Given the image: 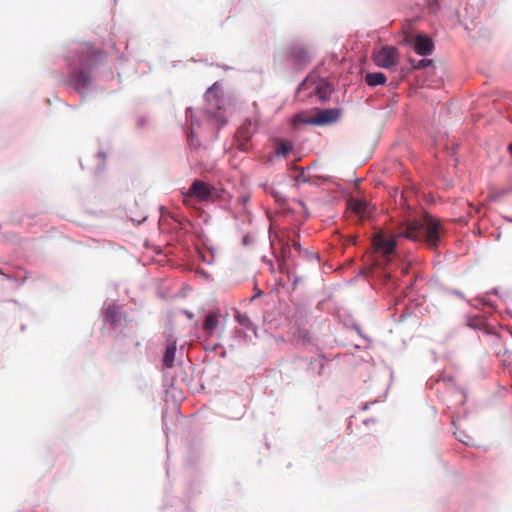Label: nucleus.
I'll list each match as a JSON object with an SVG mask.
<instances>
[{
  "instance_id": "5",
  "label": "nucleus",
  "mask_w": 512,
  "mask_h": 512,
  "mask_svg": "<svg viewBox=\"0 0 512 512\" xmlns=\"http://www.w3.org/2000/svg\"><path fill=\"white\" fill-rule=\"evenodd\" d=\"M399 53L393 46H384L373 53L372 59L378 67L389 69L398 62Z\"/></svg>"
},
{
  "instance_id": "1",
  "label": "nucleus",
  "mask_w": 512,
  "mask_h": 512,
  "mask_svg": "<svg viewBox=\"0 0 512 512\" xmlns=\"http://www.w3.org/2000/svg\"><path fill=\"white\" fill-rule=\"evenodd\" d=\"M441 223L431 215H425L421 220H409L400 223L395 236L387 237L381 233L373 238V246L376 251L389 257L394 253L396 237L423 242L430 249H437L440 243Z\"/></svg>"
},
{
  "instance_id": "17",
  "label": "nucleus",
  "mask_w": 512,
  "mask_h": 512,
  "mask_svg": "<svg viewBox=\"0 0 512 512\" xmlns=\"http://www.w3.org/2000/svg\"><path fill=\"white\" fill-rule=\"evenodd\" d=\"M410 63L414 69H421L429 66L432 63V60L429 59H421L417 62L410 60Z\"/></svg>"
},
{
  "instance_id": "3",
  "label": "nucleus",
  "mask_w": 512,
  "mask_h": 512,
  "mask_svg": "<svg viewBox=\"0 0 512 512\" xmlns=\"http://www.w3.org/2000/svg\"><path fill=\"white\" fill-rule=\"evenodd\" d=\"M206 113L215 120L218 126H224L227 123L226 118V99L223 96L221 86L216 82L205 93Z\"/></svg>"
},
{
  "instance_id": "24",
  "label": "nucleus",
  "mask_w": 512,
  "mask_h": 512,
  "mask_svg": "<svg viewBox=\"0 0 512 512\" xmlns=\"http://www.w3.org/2000/svg\"><path fill=\"white\" fill-rule=\"evenodd\" d=\"M242 201H243V205H245V204H246V202L248 201V199H246V198H242Z\"/></svg>"
},
{
  "instance_id": "4",
  "label": "nucleus",
  "mask_w": 512,
  "mask_h": 512,
  "mask_svg": "<svg viewBox=\"0 0 512 512\" xmlns=\"http://www.w3.org/2000/svg\"><path fill=\"white\" fill-rule=\"evenodd\" d=\"M218 197V190L214 186L203 180L196 179L184 194V201L187 202V199H196L198 202H211Z\"/></svg>"
},
{
  "instance_id": "6",
  "label": "nucleus",
  "mask_w": 512,
  "mask_h": 512,
  "mask_svg": "<svg viewBox=\"0 0 512 512\" xmlns=\"http://www.w3.org/2000/svg\"><path fill=\"white\" fill-rule=\"evenodd\" d=\"M342 113V109L340 108L318 110L316 114L306 122L317 126L331 125L341 118Z\"/></svg>"
},
{
  "instance_id": "21",
  "label": "nucleus",
  "mask_w": 512,
  "mask_h": 512,
  "mask_svg": "<svg viewBox=\"0 0 512 512\" xmlns=\"http://www.w3.org/2000/svg\"><path fill=\"white\" fill-rule=\"evenodd\" d=\"M185 316L188 317V318H192L193 317V314L189 313V312H185Z\"/></svg>"
},
{
  "instance_id": "9",
  "label": "nucleus",
  "mask_w": 512,
  "mask_h": 512,
  "mask_svg": "<svg viewBox=\"0 0 512 512\" xmlns=\"http://www.w3.org/2000/svg\"><path fill=\"white\" fill-rule=\"evenodd\" d=\"M413 45L416 53L422 56L431 54L434 47L431 38L421 34L415 37Z\"/></svg>"
},
{
  "instance_id": "15",
  "label": "nucleus",
  "mask_w": 512,
  "mask_h": 512,
  "mask_svg": "<svg viewBox=\"0 0 512 512\" xmlns=\"http://www.w3.org/2000/svg\"><path fill=\"white\" fill-rule=\"evenodd\" d=\"M365 81L369 86L374 87L384 84L386 82V76L382 72L367 73Z\"/></svg>"
},
{
  "instance_id": "10",
  "label": "nucleus",
  "mask_w": 512,
  "mask_h": 512,
  "mask_svg": "<svg viewBox=\"0 0 512 512\" xmlns=\"http://www.w3.org/2000/svg\"><path fill=\"white\" fill-rule=\"evenodd\" d=\"M348 207L362 218L368 217L371 213L370 204L364 199L351 198L348 201Z\"/></svg>"
},
{
  "instance_id": "11",
  "label": "nucleus",
  "mask_w": 512,
  "mask_h": 512,
  "mask_svg": "<svg viewBox=\"0 0 512 512\" xmlns=\"http://www.w3.org/2000/svg\"><path fill=\"white\" fill-rule=\"evenodd\" d=\"M293 150V143L287 139H276L274 142V155L286 157Z\"/></svg>"
},
{
  "instance_id": "26",
  "label": "nucleus",
  "mask_w": 512,
  "mask_h": 512,
  "mask_svg": "<svg viewBox=\"0 0 512 512\" xmlns=\"http://www.w3.org/2000/svg\"><path fill=\"white\" fill-rule=\"evenodd\" d=\"M307 84V81L302 82L301 86H305Z\"/></svg>"
},
{
  "instance_id": "2",
  "label": "nucleus",
  "mask_w": 512,
  "mask_h": 512,
  "mask_svg": "<svg viewBox=\"0 0 512 512\" xmlns=\"http://www.w3.org/2000/svg\"><path fill=\"white\" fill-rule=\"evenodd\" d=\"M96 55L97 51L91 45L81 46L78 59L80 70L70 76V83L76 90L81 91L89 86L91 80L88 70L94 66Z\"/></svg>"
},
{
  "instance_id": "16",
  "label": "nucleus",
  "mask_w": 512,
  "mask_h": 512,
  "mask_svg": "<svg viewBox=\"0 0 512 512\" xmlns=\"http://www.w3.org/2000/svg\"><path fill=\"white\" fill-rule=\"evenodd\" d=\"M469 326L471 328H475V329H479V330H483L485 333L487 334H492L494 333V331L492 330V328H490L488 322H483V321H480V322H469Z\"/></svg>"
},
{
  "instance_id": "23",
  "label": "nucleus",
  "mask_w": 512,
  "mask_h": 512,
  "mask_svg": "<svg viewBox=\"0 0 512 512\" xmlns=\"http://www.w3.org/2000/svg\"><path fill=\"white\" fill-rule=\"evenodd\" d=\"M458 439L460 442L467 443V441L465 439L461 438L460 436H458Z\"/></svg>"
},
{
  "instance_id": "8",
  "label": "nucleus",
  "mask_w": 512,
  "mask_h": 512,
  "mask_svg": "<svg viewBox=\"0 0 512 512\" xmlns=\"http://www.w3.org/2000/svg\"><path fill=\"white\" fill-rule=\"evenodd\" d=\"M243 320L240 313L234 307L219 306L215 311L209 312L204 320Z\"/></svg>"
},
{
  "instance_id": "12",
  "label": "nucleus",
  "mask_w": 512,
  "mask_h": 512,
  "mask_svg": "<svg viewBox=\"0 0 512 512\" xmlns=\"http://www.w3.org/2000/svg\"><path fill=\"white\" fill-rule=\"evenodd\" d=\"M176 353V341H168L164 356H163V365L166 368H171L174 365Z\"/></svg>"
},
{
  "instance_id": "19",
  "label": "nucleus",
  "mask_w": 512,
  "mask_h": 512,
  "mask_svg": "<svg viewBox=\"0 0 512 512\" xmlns=\"http://www.w3.org/2000/svg\"><path fill=\"white\" fill-rule=\"evenodd\" d=\"M252 242H253V239L251 236H249V235L244 236V238H243L244 245L252 244Z\"/></svg>"
},
{
  "instance_id": "25",
  "label": "nucleus",
  "mask_w": 512,
  "mask_h": 512,
  "mask_svg": "<svg viewBox=\"0 0 512 512\" xmlns=\"http://www.w3.org/2000/svg\"><path fill=\"white\" fill-rule=\"evenodd\" d=\"M261 294H262V291L258 289V292H257L258 297H260Z\"/></svg>"
},
{
  "instance_id": "22",
  "label": "nucleus",
  "mask_w": 512,
  "mask_h": 512,
  "mask_svg": "<svg viewBox=\"0 0 512 512\" xmlns=\"http://www.w3.org/2000/svg\"><path fill=\"white\" fill-rule=\"evenodd\" d=\"M508 150H509V152H510V154L512 156V143L508 146Z\"/></svg>"
},
{
  "instance_id": "18",
  "label": "nucleus",
  "mask_w": 512,
  "mask_h": 512,
  "mask_svg": "<svg viewBox=\"0 0 512 512\" xmlns=\"http://www.w3.org/2000/svg\"><path fill=\"white\" fill-rule=\"evenodd\" d=\"M217 323L218 322H202L203 330L207 334H210L215 329Z\"/></svg>"
},
{
  "instance_id": "20",
  "label": "nucleus",
  "mask_w": 512,
  "mask_h": 512,
  "mask_svg": "<svg viewBox=\"0 0 512 512\" xmlns=\"http://www.w3.org/2000/svg\"><path fill=\"white\" fill-rule=\"evenodd\" d=\"M293 246H294V248H295V249H297V250H299V249H300V244H299V243H297V242H294Z\"/></svg>"
},
{
  "instance_id": "7",
  "label": "nucleus",
  "mask_w": 512,
  "mask_h": 512,
  "mask_svg": "<svg viewBox=\"0 0 512 512\" xmlns=\"http://www.w3.org/2000/svg\"><path fill=\"white\" fill-rule=\"evenodd\" d=\"M256 131V124L251 121L244 122L236 132V139L240 149L247 151L252 147L250 143L254 132Z\"/></svg>"
},
{
  "instance_id": "27",
  "label": "nucleus",
  "mask_w": 512,
  "mask_h": 512,
  "mask_svg": "<svg viewBox=\"0 0 512 512\" xmlns=\"http://www.w3.org/2000/svg\"><path fill=\"white\" fill-rule=\"evenodd\" d=\"M256 298V294L251 297V300H254Z\"/></svg>"
},
{
  "instance_id": "14",
  "label": "nucleus",
  "mask_w": 512,
  "mask_h": 512,
  "mask_svg": "<svg viewBox=\"0 0 512 512\" xmlns=\"http://www.w3.org/2000/svg\"><path fill=\"white\" fill-rule=\"evenodd\" d=\"M313 92L318 96L320 100H326L330 97L332 93V88L330 87V84L326 82L325 80H321L319 83L316 84Z\"/></svg>"
},
{
  "instance_id": "13",
  "label": "nucleus",
  "mask_w": 512,
  "mask_h": 512,
  "mask_svg": "<svg viewBox=\"0 0 512 512\" xmlns=\"http://www.w3.org/2000/svg\"><path fill=\"white\" fill-rule=\"evenodd\" d=\"M104 309L106 320H118L122 316V308L115 302L106 303Z\"/></svg>"
}]
</instances>
